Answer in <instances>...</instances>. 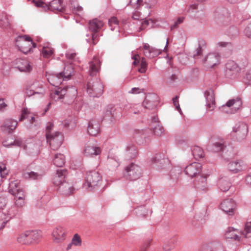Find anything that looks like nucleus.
Masks as SVG:
<instances>
[{
    "label": "nucleus",
    "instance_id": "052dcab7",
    "mask_svg": "<svg viewBox=\"0 0 251 251\" xmlns=\"http://www.w3.org/2000/svg\"><path fill=\"white\" fill-rule=\"evenodd\" d=\"M184 18L183 17H179L177 20L170 27L171 30H172L176 28L178 25L183 22Z\"/></svg>",
    "mask_w": 251,
    "mask_h": 251
},
{
    "label": "nucleus",
    "instance_id": "5fc2aeb1",
    "mask_svg": "<svg viewBox=\"0 0 251 251\" xmlns=\"http://www.w3.org/2000/svg\"><path fill=\"white\" fill-rule=\"evenodd\" d=\"M204 44V41H201L199 42V46L196 50L195 53L193 54V57L194 58L196 59L197 56H199L202 54V48L201 46L203 45Z\"/></svg>",
    "mask_w": 251,
    "mask_h": 251
},
{
    "label": "nucleus",
    "instance_id": "412c9836",
    "mask_svg": "<svg viewBox=\"0 0 251 251\" xmlns=\"http://www.w3.org/2000/svg\"><path fill=\"white\" fill-rule=\"evenodd\" d=\"M117 117L116 109L112 105H108L104 113L103 120H107L111 122Z\"/></svg>",
    "mask_w": 251,
    "mask_h": 251
},
{
    "label": "nucleus",
    "instance_id": "ea45409f",
    "mask_svg": "<svg viewBox=\"0 0 251 251\" xmlns=\"http://www.w3.org/2000/svg\"><path fill=\"white\" fill-rule=\"evenodd\" d=\"M160 50L155 48H151L149 50L145 51L144 53V55L148 58H152L156 57L161 53Z\"/></svg>",
    "mask_w": 251,
    "mask_h": 251
},
{
    "label": "nucleus",
    "instance_id": "2eb2a0df",
    "mask_svg": "<svg viewBox=\"0 0 251 251\" xmlns=\"http://www.w3.org/2000/svg\"><path fill=\"white\" fill-rule=\"evenodd\" d=\"M100 68V62L99 58L94 56L89 63V73L91 76L96 75L99 72Z\"/></svg>",
    "mask_w": 251,
    "mask_h": 251
},
{
    "label": "nucleus",
    "instance_id": "0eeeda50",
    "mask_svg": "<svg viewBox=\"0 0 251 251\" xmlns=\"http://www.w3.org/2000/svg\"><path fill=\"white\" fill-rule=\"evenodd\" d=\"M46 137L52 150H57L62 145L63 136L60 132L56 131L52 134L47 133Z\"/></svg>",
    "mask_w": 251,
    "mask_h": 251
},
{
    "label": "nucleus",
    "instance_id": "0e129e2a",
    "mask_svg": "<svg viewBox=\"0 0 251 251\" xmlns=\"http://www.w3.org/2000/svg\"><path fill=\"white\" fill-rule=\"evenodd\" d=\"M29 113L26 108H23L22 110L21 115L19 118V121H22L26 119Z\"/></svg>",
    "mask_w": 251,
    "mask_h": 251
},
{
    "label": "nucleus",
    "instance_id": "c03bdc74",
    "mask_svg": "<svg viewBox=\"0 0 251 251\" xmlns=\"http://www.w3.org/2000/svg\"><path fill=\"white\" fill-rule=\"evenodd\" d=\"M23 144V141L21 139H17L9 143H7V141H3L2 145L4 147L10 148L13 146L21 147Z\"/></svg>",
    "mask_w": 251,
    "mask_h": 251
},
{
    "label": "nucleus",
    "instance_id": "1a4fd4ad",
    "mask_svg": "<svg viewBox=\"0 0 251 251\" xmlns=\"http://www.w3.org/2000/svg\"><path fill=\"white\" fill-rule=\"evenodd\" d=\"M202 62L205 67L212 68L220 64V56L216 52H209L203 58Z\"/></svg>",
    "mask_w": 251,
    "mask_h": 251
},
{
    "label": "nucleus",
    "instance_id": "a18cd8bd",
    "mask_svg": "<svg viewBox=\"0 0 251 251\" xmlns=\"http://www.w3.org/2000/svg\"><path fill=\"white\" fill-rule=\"evenodd\" d=\"M176 242V238H173L164 243L163 249L165 251H170L174 247L175 243Z\"/></svg>",
    "mask_w": 251,
    "mask_h": 251
},
{
    "label": "nucleus",
    "instance_id": "a878e982",
    "mask_svg": "<svg viewBox=\"0 0 251 251\" xmlns=\"http://www.w3.org/2000/svg\"><path fill=\"white\" fill-rule=\"evenodd\" d=\"M58 186H59V191L65 195H69L72 194L75 190L74 187L66 181H65Z\"/></svg>",
    "mask_w": 251,
    "mask_h": 251
},
{
    "label": "nucleus",
    "instance_id": "b1692460",
    "mask_svg": "<svg viewBox=\"0 0 251 251\" xmlns=\"http://www.w3.org/2000/svg\"><path fill=\"white\" fill-rule=\"evenodd\" d=\"M138 154L136 147L132 144H129L126 147L125 156L127 159L130 160L135 158Z\"/></svg>",
    "mask_w": 251,
    "mask_h": 251
},
{
    "label": "nucleus",
    "instance_id": "8fccbe9b",
    "mask_svg": "<svg viewBox=\"0 0 251 251\" xmlns=\"http://www.w3.org/2000/svg\"><path fill=\"white\" fill-rule=\"evenodd\" d=\"M9 25V22L7 15L3 14L2 16H0V26L2 27H6Z\"/></svg>",
    "mask_w": 251,
    "mask_h": 251
},
{
    "label": "nucleus",
    "instance_id": "9b49d317",
    "mask_svg": "<svg viewBox=\"0 0 251 251\" xmlns=\"http://www.w3.org/2000/svg\"><path fill=\"white\" fill-rule=\"evenodd\" d=\"M236 202L232 199H226L224 200L220 204V208L226 214L229 215L234 214L236 208Z\"/></svg>",
    "mask_w": 251,
    "mask_h": 251
},
{
    "label": "nucleus",
    "instance_id": "4be33fe9",
    "mask_svg": "<svg viewBox=\"0 0 251 251\" xmlns=\"http://www.w3.org/2000/svg\"><path fill=\"white\" fill-rule=\"evenodd\" d=\"M15 68L18 69L20 72H30L32 69V67L29 61L21 59L17 61V66Z\"/></svg>",
    "mask_w": 251,
    "mask_h": 251
},
{
    "label": "nucleus",
    "instance_id": "5701e85b",
    "mask_svg": "<svg viewBox=\"0 0 251 251\" xmlns=\"http://www.w3.org/2000/svg\"><path fill=\"white\" fill-rule=\"evenodd\" d=\"M48 81L50 83L55 87V89L57 88L61 87L59 85L62 83L63 81H65L63 78L62 74L56 73L51 75L48 78Z\"/></svg>",
    "mask_w": 251,
    "mask_h": 251
},
{
    "label": "nucleus",
    "instance_id": "de8ad7c7",
    "mask_svg": "<svg viewBox=\"0 0 251 251\" xmlns=\"http://www.w3.org/2000/svg\"><path fill=\"white\" fill-rule=\"evenodd\" d=\"M227 35L231 37H234L238 35L239 34V31L238 28L235 26H230L227 31Z\"/></svg>",
    "mask_w": 251,
    "mask_h": 251
},
{
    "label": "nucleus",
    "instance_id": "423d86ee",
    "mask_svg": "<svg viewBox=\"0 0 251 251\" xmlns=\"http://www.w3.org/2000/svg\"><path fill=\"white\" fill-rule=\"evenodd\" d=\"M142 174L141 167L134 163H131L125 168L124 176L127 179L131 181L137 180Z\"/></svg>",
    "mask_w": 251,
    "mask_h": 251
},
{
    "label": "nucleus",
    "instance_id": "393cba45",
    "mask_svg": "<svg viewBox=\"0 0 251 251\" xmlns=\"http://www.w3.org/2000/svg\"><path fill=\"white\" fill-rule=\"evenodd\" d=\"M18 125V122L16 120L12 119L6 120L4 124L1 126L2 130L8 133H12L15 130Z\"/></svg>",
    "mask_w": 251,
    "mask_h": 251
},
{
    "label": "nucleus",
    "instance_id": "6e6552de",
    "mask_svg": "<svg viewBox=\"0 0 251 251\" xmlns=\"http://www.w3.org/2000/svg\"><path fill=\"white\" fill-rule=\"evenodd\" d=\"M151 162L153 167L158 169L166 167L170 163L168 158L163 152L156 153L151 158Z\"/></svg>",
    "mask_w": 251,
    "mask_h": 251
},
{
    "label": "nucleus",
    "instance_id": "c85d7f7f",
    "mask_svg": "<svg viewBox=\"0 0 251 251\" xmlns=\"http://www.w3.org/2000/svg\"><path fill=\"white\" fill-rule=\"evenodd\" d=\"M61 0H53L49 3V5L46 4L48 9H50L51 10H57L59 11H64V9L62 6Z\"/></svg>",
    "mask_w": 251,
    "mask_h": 251
},
{
    "label": "nucleus",
    "instance_id": "c9c22d12",
    "mask_svg": "<svg viewBox=\"0 0 251 251\" xmlns=\"http://www.w3.org/2000/svg\"><path fill=\"white\" fill-rule=\"evenodd\" d=\"M70 8L72 12L76 14L80 15L82 13L83 8L78 5L77 0H70Z\"/></svg>",
    "mask_w": 251,
    "mask_h": 251
},
{
    "label": "nucleus",
    "instance_id": "6e6d98bb",
    "mask_svg": "<svg viewBox=\"0 0 251 251\" xmlns=\"http://www.w3.org/2000/svg\"><path fill=\"white\" fill-rule=\"evenodd\" d=\"M109 25L111 27V29L114 30L116 27L118 26V21L117 18L113 17L109 20Z\"/></svg>",
    "mask_w": 251,
    "mask_h": 251
},
{
    "label": "nucleus",
    "instance_id": "9d476101",
    "mask_svg": "<svg viewBox=\"0 0 251 251\" xmlns=\"http://www.w3.org/2000/svg\"><path fill=\"white\" fill-rule=\"evenodd\" d=\"M228 170L233 174L240 173L248 169L247 165L241 160L230 162L228 164Z\"/></svg>",
    "mask_w": 251,
    "mask_h": 251
},
{
    "label": "nucleus",
    "instance_id": "20e7f679",
    "mask_svg": "<svg viewBox=\"0 0 251 251\" xmlns=\"http://www.w3.org/2000/svg\"><path fill=\"white\" fill-rule=\"evenodd\" d=\"M248 62L245 59L243 64H237L233 60L228 61L225 65V73L226 77H234L243 69L247 66Z\"/></svg>",
    "mask_w": 251,
    "mask_h": 251
},
{
    "label": "nucleus",
    "instance_id": "603ef678",
    "mask_svg": "<svg viewBox=\"0 0 251 251\" xmlns=\"http://www.w3.org/2000/svg\"><path fill=\"white\" fill-rule=\"evenodd\" d=\"M72 105L75 110L79 111L82 107L83 102L80 98H77L75 100V102L72 103Z\"/></svg>",
    "mask_w": 251,
    "mask_h": 251
},
{
    "label": "nucleus",
    "instance_id": "4c0bfd02",
    "mask_svg": "<svg viewBox=\"0 0 251 251\" xmlns=\"http://www.w3.org/2000/svg\"><path fill=\"white\" fill-rule=\"evenodd\" d=\"M20 183L18 180L11 181L9 183L8 192L11 194H13L17 192L18 190L20 189Z\"/></svg>",
    "mask_w": 251,
    "mask_h": 251
},
{
    "label": "nucleus",
    "instance_id": "bf43d9fd",
    "mask_svg": "<svg viewBox=\"0 0 251 251\" xmlns=\"http://www.w3.org/2000/svg\"><path fill=\"white\" fill-rule=\"evenodd\" d=\"M12 195L15 197V198L20 199V197L22 198L25 199V192L24 190L22 188L18 190L17 192H16L15 193L12 194Z\"/></svg>",
    "mask_w": 251,
    "mask_h": 251
},
{
    "label": "nucleus",
    "instance_id": "bb28decb",
    "mask_svg": "<svg viewBox=\"0 0 251 251\" xmlns=\"http://www.w3.org/2000/svg\"><path fill=\"white\" fill-rule=\"evenodd\" d=\"M194 185L197 189L201 191H206L207 188L206 176H200V177H197Z\"/></svg>",
    "mask_w": 251,
    "mask_h": 251
},
{
    "label": "nucleus",
    "instance_id": "6ab92c4d",
    "mask_svg": "<svg viewBox=\"0 0 251 251\" xmlns=\"http://www.w3.org/2000/svg\"><path fill=\"white\" fill-rule=\"evenodd\" d=\"M88 132L93 136H96L100 131V125L99 123L95 120H92L89 121L88 125Z\"/></svg>",
    "mask_w": 251,
    "mask_h": 251
},
{
    "label": "nucleus",
    "instance_id": "e433bc0d",
    "mask_svg": "<svg viewBox=\"0 0 251 251\" xmlns=\"http://www.w3.org/2000/svg\"><path fill=\"white\" fill-rule=\"evenodd\" d=\"M73 72L72 67L71 65H68L65 66L63 72L59 73L62 74L63 78L65 81H67L70 78Z\"/></svg>",
    "mask_w": 251,
    "mask_h": 251
},
{
    "label": "nucleus",
    "instance_id": "aec40b11",
    "mask_svg": "<svg viewBox=\"0 0 251 251\" xmlns=\"http://www.w3.org/2000/svg\"><path fill=\"white\" fill-rule=\"evenodd\" d=\"M157 97L155 95H151L147 96L143 102V106L147 109H153L157 104L156 100Z\"/></svg>",
    "mask_w": 251,
    "mask_h": 251
},
{
    "label": "nucleus",
    "instance_id": "13d9d810",
    "mask_svg": "<svg viewBox=\"0 0 251 251\" xmlns=\"http://www.w3.org/2000/svg\"><path fill=\"white\" fill-rule=\"evenodd\" d=\"M243 32L245 36L251 39V21L248 24Z\"/></svg>",
    "mask_w": 251,
    "mask_h": 251
},
{
    "label": "nucleus",
    "instance_id": "4468645a",
    "mask_svg": "<svg viewBox=\"0 0 251 251\" xmlns=\"http://www.w3.org/2000/svg\"><path fill=\"white\" fill-rule=\"evenodd\" d=\"M214 17L222 23H227L230 21V13L226 8H218L214 12Z\"/></svg>",
    "mask_w": 251,
    "mask_h": 251
},
{
    "label": "nucleus",
    "instance_id": "cd10ccee",
    "mask_svg": "<svg viewBox=\"0 0 251 251\" xmlns=\"http://www.w3.org/2000/svg\"><path fill=\"white\" fill-rule=\"evenodd\" d=\"M146 136L145 134V130H135L133 134V138L137 144L141 145L146 142L145 138Z\"/></svg>",
    "mask_w": 251,
    "mask_h": 251
},
{
    "label": "nucleus",
    "instance_id": "3c124183",
    "mask_svg": "<svg viewBox=\"0 0 251 251\" xmlns=\"http://www.w3.org/2000/svg\"><path fill=\"white\" fill-rule=\"evenodd\" d=\"M26 177H28L33 180H38L42 178L43 174H38L34 172H30L27 173Z\"/></svg>",
    "mask_w": 251,
    "mask_h": 251
},
{
    "label": "nucleus",
    "instance_id": "4d7b16f0",
    "mask_svg": "<svg viewBox=\"0 0 251 251\" xmlns=\"http://www.w3.org/2000/svg\"><path fill=\"white\" fill-rule=\"evenodd\" d=\"M72 244L75 246H79L81 244V240L80 237L77 234H75L72 240Z\"/></svg>",
    "mask_w": 251,
    "mask_h": 251
},
{
    "label": "nucleus",
    "instance_id": "a19ab883",
    "mask_svg": "<svg viewBox=\"0 0 251 251\" xmlns=\"http://www.w3.org/2000/svg\"><path fill=\"white\" fill-rule=\"evenodd\" d=\"M134 212L137 216L144 217L148 214V210L145 207V205H141L135 208Z\"/></svg>",
    "mask_w": 251,
    "mask_h": 251
},
{
    "label": "nucleus",
    "instance_id": "e2e57ef3",
    "mask_svg": "<svg viewBox=\"0 0 251 251\" xmlns=\"http://www.w3.org/2000/svg\"><path fill=\"white\" fill-rule=\"evenodd\" d=\"M20 38H23L25 42H28L30 43V45H32V48H36V44L33 41L32 38L28 35H25L24 36H20Z\"/></svg>",
    "mask_w": 251,
    "mask_h": 251
},
{
    "label": "nucleus",
    "instance_id": "f8f14e48",
    "mask_svg": "<svg viewBox=\"0 0 251 251\" xmlns=\"http://www.w3.org/2000/svg\"><path fill=\"white\" fill-rule=\"evenodd\" d=\"M103 26V23L102 21L98 19H94L89 21V28L93 32L92 38L94 44H95V40L98 35L97 32Z\"/></svg>",
    "mask_w": 251,
    "mask_h": 251
},
{
    "label": "nucleus",
    "instance_id": "69168bd1",
    "mask_svg": "<svg viewBox=\"0 0 251 251\" xmlns=\"http://www.w3.org/2000/svg\"><path fill=\"white\" fill-rule=\"evenodd\" d=\"M178 96H176L175 98L173 99V101L174 105H175L176 109L179 111V113H181V110L180 109L178 100Z\"/></svg>",
    "mask_w": 251,
    "mask_h": 251
},
{
    "label": "nucleus",
    "instance_id": "39448f33",
    "mask_svg": "<svg viewBox=\"0 0 251 251\" xmlns=\"http://www.w3.org/2000/svg\"><path fill=\"white\" fill-rule=\"evenodd\" d=\"M248 133V125L244 122H239L233 126L231 135L234 141L242 142L246 138Z\"/></svg>",
    "mask_w": 251,
    "mask_h": 251
},
{
    "label": "nucleus",
    "instance_id": "c756f323",
    "mask_svg": "<svg viewBox=\"0 0 251 251\" xmlns=\"http://www.w3.org/2000/svg\"><path fill=\"white\" fill-rule=\"evenodd\" d=\"M226 105L227 107L233 106L235 111L238 110L242 105V101L240 97H237L235 99H233L228 100Z\"/></svg>",
    "mask_w": 251,
    "mask_h": 251
},
{
    "label": "nucleus",
    "instance_id": "774afa93",
    "mask_svg": "<svg viewBox=\"0 0 251 251\" xmlns=\"http://www.w3.org/2000/svg\"><path fill=\"white\" fill-rule=\"evenodd\" d=\"M211 251H224V248L221 244L218 243L215 247L212 249Z\"/></svg>",
    "mask_w": 251,
    "mask_h": 251
},
{
    "label": "nucleus",
    "instance_id": "864d4df0",
    "mask_svg": "<svg viewBox=\"0 0 251 251\" xmlns=\"http://www.w3.org/2000/svg\"><path fill=\"white\" fill-rule=\"evenodd\" d=\"M214 151L216 152H219L220 151H224L226 147L224 144L221 142H216L214 144Z\"/></svg>",
    "mask_w": 251,
    "mask_h": 251
},
{
    "label": "nucleus",
    "instance_id": "338daca9",
    "mask_svg": "<svg viewBox=\"0 0 251 251\" xmlns=\"http://www.w3.org/2000/svg\"><path fill=\"white\" fill-rule=\"evenodd\" d=\"M0 174L1 178H4L5 175L7 174V172L6 170V167L4 165H2L1 166H0Z\"/></svg>",
    "mask_w": 251,
    "mask_h": 251
},
{
    "label": "nucleus",
    "instance_id": "09e8293b",
    "mask_svg": "<svg viewBox=\"0 0 251 251\" xmlns=\"http://www.w3.org/2000/svg\"><path fill=\"white\" fill-rule=\"evenodd\" d=\"M152 131L155 135L159 136L162 135L164 132V130L162 126L159 124H157L152 128Z\"/></svg>",
    "mask_w": 251,
    "mask_h": 251
},
{
    "label": "nucleus",
    "instance_id": "f257e3e1",
    "mask_svg": "<svg viewBox=\"0 0 251 251\" xmlns=\"http://www.w3.org/2000/svg\"><path fill=\"white\" fill-rule=\"evenodd\" d=\"M77 90L75 86H66L57 88L50 93V99L57 101L62 100L65 104L71 105L74 103L77 98Z\"/></svg>",
    "mask_w": 251,
    "mask_h": 251
},
{
    "label": "nucleus",
    "instance_id": "f03ea898",
    "mask_svg": "<svg viewBox=\"0 0 251 251\" xmlns=\"http://www.w3.org/2000/svg\"><path fill=\"white\" fill-rule=\"evenodd\" d=\"M101 182L102 176L98 172L89 171L86 173L85 182L83 184L82 187L88 191H92L100 185Z\"/></svg>",
    "mask_w": 251,
    "mask_h": 251
},
{
    "label": "nucleus",
    "instance_id": "dca6fc26",
    "mask_svg": "<svg viewBox=\"0 0 251 251\" xmlns=\"http://www.w3.org/2000/svg\"><path fill=\"white\" fill-rule=\"evenodd\" d=\"M101 152V149L94 145L87 144L84 150V154L87 156L93 157L100 155Z\"/></svg>",
    "mask_w": 251,
    "mask_h": 251
},
{
    "label": "nucleus",
    "instance_id": "f3484780",
    "mask_svg": "<svg viewBox=\"0 0 251 251\" xmlns=\"http://www.w3.org/2000/svg\"><path fill=\"white\" fill-rule=\"evenodd\" d=\"M54 242L58 243L65 239V233L63 228L61 226L56 227L52 232Z\"/></svg>",
    "mask_w": 251,
    "mask_h": 251
},
{
    "label": "nucleus",
    "instance_id": "2f4dec72",
    "mask_svg": "<svg viewBox=\"0 0 251 251\" xmlns=\"http://www.w3.org/2000/svg\"><path fill=\"white\" fill-rule=\"evenodd\" d=\"M191 150L192 155L196 160L204 157V151L200 147L198 146H193Z\"/></svg>",
    "mask_w": 251,
    "mask_h": 251
},
{
    "label": "nucleus",
    "instance_id": "7ed1b4c3",
    "mask_svg": "<svg viewBox=\"0 0 251 251\" xmlns=\"http://www.w3.org/2000/svg\"><path fill=\"white\" fill-rule=\"evenodd\" d=\"M103 87L99 78H91L89 79L87 83V92L92 97L99 98L103 93Z\"/></svg>",
    "mask_w": 251,
    "mask_h": 251
},
{
    "label": "nucleus",
    "instance_id": "49530a36",
    "mask_svg": "<svg viewBox=\"0 0 251 251\" xmlns=\"http://www.w3.org/2000/svg\"><path fill=\"white\" fill-rule=\"evenodd\" d=\"M231 184L228 181L221 179L219 181V187L223 192L227 191L230 188Z\"/></svg>",
    "mask_w": 251,
    "mask_h": 251
},
{
    "label": "nucleus",
    "instance_id": "ddd939ff",
    "mask_svg": "<svg viewBox=\"0 0 251 251\" xmlns=\"http://www.w3.org/2000/svg\"><path fill=\"white\" fill-rule=\"evenodd\" d=\"M186 175L193 177L199 174L201 171V165L197 162H193L187 166L184 170Z\"/></svg>",
    "mask_w": 251,
    "mask_h": 251
},
{
    "label": "nucleus",
    "instance_id": "a211bd4d",
    "mask_svg": "<svg viewBox=\"0 0 251 251\" xmlns=\"http://www.w3.org/2000/svg\"><path fill=\"white\" fill-rule=\"evenodd\" d=\"M67 170L65 169H58L53 178V183L54 185L58 186L64 182L65 178L67 175Z\"/></svg>",
    "mask_w": 251,
    "mask_h": 251
},
{
    "label": "nucleus",
    "instance_id": "680f3d73",
    "mask_svg": "<svg viewBox=\"0 0 251 251\" xmlns=\"http://www.w3.org/2000/svg\"><path fill=\"white\" fill-rule=\"evenodd\" d=\"M20 199L15 198V204L18 207H22L25 204V199L22 198V197H19Z\"/></svg>",
    "mask_w": 251,
    "mask_h": 251
},
{
    "label": "nucleus",
    "instance_id": "37998d69",
    "mask_svg": "<svg viewBox=\"0 0 251 251\" xmlns=\"http://www.w3.org/2000/svg\"><path fill=\"white\" fill-rule=\"evenodd\" d=\"M28 235L29 234L27 233V231L21 234L17 238L18 242L20 243L23 244H31V241H29V239L28 238Z\"/></svg>",
    "mask_w": 251,
    "mask_h": 251
},
{
    "label": "nucleus",
    "instance_id": "f704fd0d",
    "mask_svg": "<svg viewBox=\"0 0 251 251\" xmlns=\"http://www.w3.org/2000/svg\"><path fill=\"white\" fill-rule=\"evenodd\" d=\"M204 95L206 100V106L209 108H212V110L215 105V100L212 92H205Z\"/></svg>",
    "mask_w": 251,
    "mask_h": 251
},
{
    "label": "nucleus",
    "instance_id": "79ce46f5",
    "mask_svg": "<svg viewBox=\"0 0 251 251\" xmlns=\"http://www.w3.org/2000/svg\"><path fill=\"white\" fill-rule=\"evenodd\" d=\"M53 49L48 46H43L41 50L43 57L47 58L50 57L53 54Z\"/></svg>",
    "mask_w": 251,
    "mask_h": 251
},
{
    "label": "nucleus",
    "instance_id": "58836bf2",
    "mask_svg": "<svg viewBox=\"0 0 251 251\" xmlns=\"http://www.w3.org/2000/svg\"><path fill=\"white\" fill-rule=\"evenodd\" d=\"M160 50L155 48H151L149 50L145 51L144 53V55L148 58H152L156 57L161 53Z\"/></svg>",
    "mask_w": 251,
    "mask_h": 251
},
{
    "label": "nucleus",
    "instance_id": "7c9ffc66",
    "mask_svg": "<svg viewBox=\"0 0 251 251\" xmlns=\"http://www.w3.org/2000/svg\"><path fill=\"white\" fill-rule=\"evenodd\" d=\"M27 233L28 235V238L29 241H31V243L33 242H37L39 241L41 237V232L38 230H28Z\"/></svg>",
    "mask_w": 251,
    "mask_h": 251
},
{
    "label": "nucleus",
    "instance_id": "72a5a7b5",
    "mask_svg": "<svg viewBox=\"0 0 251 251\" xmlns=\"http://www.w3.org/2000/svg\"><path fill=\"white\" fill-rule=\"evenodd\" d=\"M53 162L56 167H63L65 163V156L61 153L56 154L53 158Z\"/></svg>",
    "mask_w": 251,
    "mask_h": 251
},
{
    "label": "nucleus",
    "instance_id": "473e14b6",
    "mask_svg": "<svg viewBox=\"0 0 251 251\" xmlns=\"http://www.w3.org/2000/svg\"><path fill=\"white\" fill-rule=\"evenodd\" d=\"M239 232L232 227H229L225 233L226 238L234 240H239L240 238L238 234Z\"/></svg>",
    "mask_w": 251,
    "mask_h": 251
}]
</instances>
